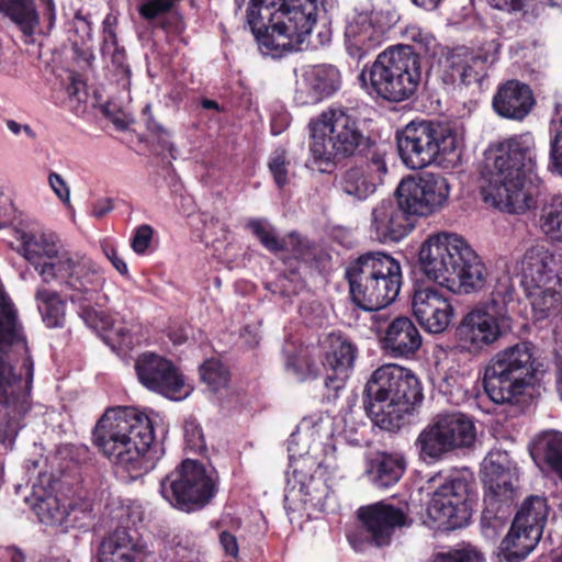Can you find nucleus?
Here are the masks:
<instances>
[{"label":"nucleus","mask_w":562,"mask_h":562,"mask_svg":"<svg viewBox=\"0 0 562 562\" xmlns=\"http://www.w3.org/2000/svg\"><path fill=\"white\" fill-rule=\"evenodd\" d=\"M34 362L29 355L18 312L0 288V404L10 418L8 428L0 429V442L12 446L19 422L31 408Z\"/></svg>","instance_id":"nucleus-2"},{"label":"nucleus","mask_w":562,"mask_h":562,"mask_svg":"<svg viewBox=\"0 0 562 562\" xmlns=\"http://www.w3.org/2000/svg\"><path fill=\"white\" fill-rule=\"evenodd\" d=\"M93 443L113 465L134 476L154 469L159 459L153 419L133 407L108 409L94 427Z\"/></svg>","instance_id":"nucleus-4"},{"label":"nucleus","mask_w":562,"mask_h":562,"mask_svg":"<svg viewBox=\"0 0 562 562\" xmlns=\"http://www.w3.org/2000/svg\"><path fill=\"white\" fill-rule=\"evenodd\" d=\"M20 251L45 283L58 281L72 302H91L103 285L100 268L83 254L66 248L54 233L13 229Z\"/></svg>","instance_id":"nucleus-3"},{"label":"nucleus","mask_w":562,"mask_h":562,"mask_svg":"<svg viewBox=\"0 0 562 562\" xmlns=\"http://www.w3.org/2000/svg\"><path fill=\"white\" fill-rule=\"evenodd\" d=\"M436 417L452 450L470 447L475 441V426L464 414L446 413Z\"/></svg>","instance_id":"nucleus-39"},{"label":"nucleus","mask_w":562,"mask_h":562,"mask_svg":"<svg viewBox=\"0 0 562 562\" xmlns=\"http://www.w3.org/2000/svg\"><path fill=\"white\" fill-rule=\"evenodd\" d=\"M404 36L413 42L414 48H411L417 56L419 54L436 55L437 41L429 32L417 25H409L406 27Z\"/></svg>","instance_id":"nucleus-49"},{"label":"nucleus","mask_w":562,"mask_h":562,"mask_svg":"<svg viewBox=\"0 0 562 562\" xmlns=\"http://www.w3.org/2000/svg\"><path fill=\"white\" fill-rule=\"evenodd\" d=\"M34 512L45 525L63 527L67 518L66 504H61L60 499L52 494L40 496L34 505Z\"/></svg>","instance_id":"nucleus-45"},{"label":"nucleus","mask_w":562,"mask_h":562,"mask_svg":"<svg viewBox=\"0 0 562 562\" xmlns=\"http://www.w3.org/2000/svg\"><path fill=\"white\" fill-rule=\"evenodd\" d=\"M430 562H485L483 554L468 544L448 552L436 553Z\"/></svg>","instance_id":"nucleus-52"},{"label":"nucleus","mask_w":562,"mask_h":562,"mask_svg":"<svg viewBox=\"0 0 562 562\" xmlns=\"http://www.w3.org/2000/svg\"><path fill=\"white\" fill-rule=\"evenodd\" d=\"M521 285L524 289L560 285L557 274V257L543 246L528 249L520 262Z\"/></svg>","instance_id":"nucleus-30"},{"label":"nucleus","mask_w":562,"mask_h":562,"mask_svg":"<svg viewBox=\"0 0 562 562\" xmlns=\"http://www.w3.org/2000/svg\"><path fill=\"white\" fill-rule=\"evenodd\" d=\"M142 112L149 133L156 136L162 149L167 150L172 159H176L177 148L171 142V134L167 128H165L155 120L150 104H146Z\"/></svg>","instance_id":"nucleus-50"},{"label":"nucleus","mask_w":562,"mask_h":562,"mask_svg":"<svg viewBox=\"0 0 562 562\" xmlns=\"http://www.w3.org/2000/svg\"><path fill=\"white\" fill-rule=\"evenodd\" d=\"M104 255L120 274L126 276L128 273V268L125 260L120 256L114 247L104 248Z\"/></svg>","instance_id":"nucleus-63"},{"label":"nucleus","mask_w":562,"mask_h":562,"mask_svg":"<svg viewBox=\"0 0 562 562\" xmlns=\"http://www.w3.org/2000/svg\"><path fill=\"white\" fill-rule=\"evenodd\" d=\"M386 173L384 154L374 150L363 162L342 171L337 180V187L353 201L363 202L375 193Z\"/></svg>","instance_id":"nucleus-23"},{"label":"nucleus","mask_w":562,"mask_h":562,"mask_svg":"<svg viewBox=\"0 0 562 562\" xmlns=\"http://www.w3.org/2000/svg\"><path fill=\"white\" fill-rule=\"evenodd\" d=\"M247 227L267 250L281 255L285 266L284 273L289 272L294 277L300 272L302 262L308 255V246L299 234L290 233L279 238L276 228L266 218H251Z\"/></svg>","instance_id":"nucleus-22"},{"label":"nucleus","mask_w":562,"mask_h":562,"mask_svg":"<svg viewBox=\"0 0 562 562\" xmlns=\"http://www.w3.org/2000/svg\"><path fill=\"white\" fill-rule=\"evenodd\" d=\"M147 555L143 539L125 528H119L103 538L98 548V562H138Z\"/></svg>","instance_id":"nucleus-31"},{"label":"nucleus","mask_w":562,"mask_h":562,"mask_svg":"<svg viewBox=\"0 0 562 562\" xmlns=\"http://www.w3.org/2000/svg\"><path fill=\"white\" fill-rule=\"evenodd\" d=\"M280 14L273 24L276 40L270 42L273 47L269 52L272 58L302 49L301 45L324 46L331 41V30L324 23L317 26L318 0H281Z\"/></svg>","instance_id":"nucleus-13"},{"label":"nucleus","mask_w":562,"mask_h":562,"mask_svg":"<svg viewBox=\"0 0 562 562\" xmlns=\"http://www.w3.org/2000/svg\"><path fill=\"white\" fill-rule=\"evenodd\" d=\"M415 447L419 458L427 463L440 461L453 451L437 417L419 432Z\"/></svg>","instance_id":"nucleus-38"},{"label":"nucleus","mask_w":562,"mask_h":562,"mask_svg":"<svg viewBox=\"0 0 562 562\" xmlns=\"http://www.w3.org/2000/svg\"><path fill=\"white\" fill-rule=\"evenodd\" d=\"M344 422L345 427L340 436L347 443L355 447H361L368 443L364 424L356 423L351 415L346 416Z\"/></svg>","instance_id":"nucleus-55"},{"label":"nucleus","mask_w":562,"mask_h":562,"mask_svg":"<svg viewBox=\"0 0 562 562\" xmlns=\"http://www.w3.org/2000/svg\"><path fill=\"white\" fill-rule=\"evenodd\" d=\"M514 295L510 278L497 281L490 299L472 308L460 321L456 334L459 347L469 353H480L512 330L507 307Z\"/></svg>","instance_id":"nucleus-11"},{"label":"nucleus","mask_w":562,"mask_h":562,"mask_svg":"<svg viewBox=\"0 0 562 562\" xmlns=\"http://www.w3.org/2000/svg\"><path fill=\"white\" fill-rule=\"evenodd\" d=\"M311 143L306 168L330 172L341 159L351 157L364 147L368 138L357 120L345 108H329L311 121Z\"/></svg>","instance_id":"nucleus-7"},{"label":"nucleus","mask_w":562,"mask_h":562,"mask_svg":"<svg viewBox=\"0 0 562 562\" xmlns=\"http://www.w3.org/2000/svg\"><path fill=\"white\" fill-rule=\"evenodd\" d=\"M560 285L524 289L530 301L533 317L538 321L548 316L549 312L562 301Z\"/></svg>","instance_id":"nucleus-43"},{"label":"nucleus","mask_w":562,"mask_h":562,"mask_svg":"<svg viewBox=\"0 0 562 562\" xmlns=\"http://www.w3.org/2000/svg\"><path fill=\"white\" fill-rule=\"evenodd\" d=\"M26 558L24 552L15 547L8 546L0 549V562H25Z\"/></svg>","instance_id":"nucleus-64"},{"label":"nucleus","mask_w":562,"mask_h":562,"mask_svg":"<svg viewBox=\"0 0 562 562\" xmlns=\"http://www.w3.org/2000/svg\"><path fill=\"white\" fill-rule=\"evenodd\" d=\"M548 170L562 178V103H557L550 120Z\"/></svg>","instance_id":"nucleus-44"},{"label":"nucleus","mask_w":562,"mask_h":562,"mask_svg":"<svg viewBox=\"0 0 562 562\" xmlns=\"http://www.w3.org/2000/svg\"><path fill=\"white\" fill-rule=\"evenodd\" d=\"M124 520L127 525L136 527L145 518V510L137 502H132L124 508Z\"/></svg>","instance_id":"nucleus-61"},{"label":"nucleus","mask_w":562,"mask_h":562,"mask_svg":"<svg viewBox=\"0 0 562 562\" xmlns=\"http://www.w3.org/2000/svg\"><path fill=\"white\" fill-rule=\"evenodd\" d=\"M422 335L406 316L393 319L381 339L382 349L393 358H411L422 346Z\"/></svg>","instance_id":"nucleus-33"},{"label":"nucleus","mask_w":562,"mask_h":562,"mask_svg":"<svg viewBox=\"0 0 562 562\" xmlns=\"http://www.w3.org/2000/svg\"><path fill=\"white\" fill-rule=\"evenodd\" d=\"M280 3L281 0H250L246 10L247 25L265 56L273 48L270 42L276 40L273 24L279 20Z\"/></svg>","instance_id":"nucleus-32"},{"label":"nucleus","mask_w":562,"mask_h":562,"mask_svg":"<svg viewBox=\"0 0 562 562\" xmlns=\"http://www.w3.org/2000/svg\"><path fill=\"white\" fill-rule=\"evenodd\" d=\"M548 516L547 499L529 496L517 512L501 548L506 562H521L538 544Z\"/></svg>","instance_id":"nucleus-17"},{"label":"nucleus","mask_w":562,"mask_h":562,"mask_svg":"<svg viewBox=\"0 0 562 562\" xmlns=\"http://www.w3.org/2000/svg\"><path fill=\"white\" fill-rule=\"evenodd\" d=\"M481 193L484 202L521 214L537 206L542 181L536 175V145L531 134H519L492 144Z\"/></svg>","instance_id":"nucleus-1"},{"label":"nucleus","mask_w":562,"mask_h":562,"mask_svg":"<svg viewBox=\"0 0 562 562\" xmlns=\"http://www.w3.org/2000/svg\"><path fill=\"white\" fill-rule=\"evenodd\" d=\"M48 184L53 192L56 194V196L67 206L70 205V189L64 178L55 172L52 171L48 175Z\"/></svg>","instance_id":"nucleus-58"},{"label":"nucleus","mask_w":562,"mask_h":562,"mask_svg":"<svg viewBox=\"0 0 562 562\" xmlns=\"http://www.w3.org/2000/svg\"><path fill=\"white\" fill-rule=\"evenodd\" d=\"M546 463L558 474L562 472V432L551 430L544 432L537 443Z\"/></svg>","instance_id":"nucleus-46"},{"label":"nucleus","mask_w":562,"mask_h":562,"mask_svg":"<svg viewBox=\"0 0 562 562\" xmlns=\"http://www.w3.org/2000/svg\"><path fill=\"white\" fill-rule=\"evenodd\" d=\"M216 493V479L201 463L187 459L160 482L161 496L175 508L192 513L203 508Z\"/></svg>","instance_id":"nucleus-16"},{"label":"nucleus","mask_w":562,"mask_h":562,"mask_svg":"<svg viewBox=\"0 0 562 562\" xmlns=\"http://www.w3.org/2000/svg\"><path fill=\"white\" fill-rule=\"evenodd\" d=\"M138 381L147 390L172 401L190 394V386L179 369L168 359L155 353H143L135 363Z\"/></svg>","instance_id":"nucleus-20"},{"label":"nucleus","mask_w":562,"mask_h":562,"mask_svg":"<svg viewBox=\"0 0 562 562\" xmlns=\"http://www.w3.org/2000/svg\"><path fill=\"white\" fill-rule=\"evenodd\" d=\"M537 227L549 241L562 246V194H554L542 203Z\"/></svg>","instance_id":"nucleus-41"},{"label":"nucleus","mask_w":562,"mask_h":562,"mask_svg":"<svg viewBox=\"0 0 562 562\" xmlns=\"http://www.w3.org/2000/svg\"><path fill=\"white\" fill-rule=\"evenodd\" d=\"M67 518L63 528H85L91 519L92 503L90 499L80 498L66 504Z\"/></svg>","instance_id":"nucleus-47"},{"label":"nucleus","mask_w":562,"mask_h":562,"mask_svg":"<svg viewBox=\"0 0 562 562\" xmlns=\"http://www.w3.org/2000/svg\"><path fill=\"white\" fill-rule=\"evenodd\" d=\"M413 211L394 193L378 202L371 210L369 232L372 239L381 243H398L414 228Z\"/></svg>","instance_id":"nucleus-21"},{"label":"nucleus","mask_w":562,"mask_h":562,"mask_svg":"<svg viewBox=\"0 0 562 562\" xmlns=\"http://www.w3.org/2000/svg\"><path fill=\"white\" fill-rule=\"evenodd\" d=\"M533 103L532 91L518 80L506 81L493 98V109L499 116L517 121L527 116Z\"/></svg>","instance_id":"nucleus-34"},{"label":"nucleus","mask_w":562,"mask_h":562,"mask_svg":"<svg viewBox=\"0 0 562 562\" xmlns=\"http://www.w3.org/2000/svg\"><path fill=\"white\" fill-rule=\"evenodd\" d=\"M561 0H487V3L497 10L513 12V11H536L547 5H558Z\"/></svg>","instance_id":"nucleus-51"},{"label":"nucleus","mask_w":562,"mask_h":562,"mask_svg":"<svg viewBox=\"0 0 562 562\" xmlns=\"http://www.w3.org/2000/svg\"><path fill=\"white\" fill-rule=\"evenodd\" d=\"M501 44L492 41L486 44L484 54L473 55L467 49L453 50L445 61L442 79L449 85L469 86L479 82L486 64H494L499 53Z\"/></svg>","instance_id":"nucleus-26"},{"label":"nucleus","mask_w":562,"mask_h":562,"mask_svg":"<svg viewBox=\"0 0 562 562\" xmlns=\"http://www.w3.org/2000/svg\"><path fill=\"white\" fill-rule=\"evenodd\" d=\"M101 55L106 71L123 88L131 85V68L127 63L126 50L119 43L115 33V19L108 15L103 21V42Z\"/></svg>","instance_id":"nucleus-35"},{"label":"nucleus","mask_w":562,"mask_h":562,"mask_svg":"<svg viewBox=\"0 0 562 562\" xmlns=\"http://www.w3.org/2000/svg\"><path fill=\"white\" fill-rule=\"evenodd\" d=\"M154 229L147 224L138 226L132 236L131 246L136 254L143 255L149 247Z\"/></svg>","instance_id":"nucleus-57"},{"label":"nucleus","mask_w":562,"mask_h":562,"mask_svg":"<svg viewBox=\"0 0 562 562\" xmlns=\"http://www.w3.org/2000/svg\"><path fill=\"white\" fill-rule=\"evenodd\" d=\"M305 360H303L296 353L285 355V370L297 380H304L307 376V370L305 369Z\"/></svg>","instance_id":"nucleus-59"},{"label":"nucleus","mask_w":562,"mask_h":562,"mask_svg":"<svg viewBox=\"0 0 562 562\" xmlns=\"http://www.w3.org/2000/svg\"><path fill=\"white\" fill-rule=\"evenodd\" d=\"M181 0H144L138 7L139 15L154 21L161 18L160 27L167 33L180 34L184 30L182 18L172 12Z\"/></svg>","instance_id":"nucleus-40"},{"label":"nucleus","mask_w":562,"mask_h":562,"mask_svg":"<svg viewBox=\"0 0 562 562\" xmlns=\"http://www.w3.org/2000/svg\"><path fill=\"white\" fill-rule=\"evenodd\" d=\"M0 12L16 25L26 44L33 43L36 34H44L33 0H0Z\"/></svg>","instance_id":"nucleus-37"},{"label":"nucleus","mask_w":562,"mask_h":562,"mask_svg":"<svg viewBox=\"0 0 562 562\" xmlns=\"http://www.w3.org/2000/svg\"><path fill=\"white\" fill-rule=\"evenodd\" d=\"M310 420H303L288 442L290 470L286 472L285 499L297 498L306 510L327 513L336 507V496L331 488V476L323 460L312 456L310 450L301 453L296 449L303 436L310 437Z\"/></svg>","instance_id":"nucleus-10"},{"label":"nucleus","mask_w":562,"mask_h":562,"mask_svg":"<svg viewBox=\"0 0 562 562\" xmlns=\"http://www.w3.org/2000/svg\"><path fill=\"white\" fill-rule=\"evenodd\" d=\"M286 153L282 148L276 149L269 159V170L273 176L274 182L279 188H283L288 182Z\"/></svg>","instance_id":"nucleus-54"},{"label":"nucleus","mask_w":562,"mask_h":562,"mask_svg":"<svg viewBox=\"0 0 562 562\" xmlns=\"http://www.w3.org/2000/svg\"><path fill=\"white\" fill-rule=\"evenodd\" d=\"M364 393L368 416L373 424L389 431L398 428L404 417L423 401L416 375L393 363L384 364L372 373Z\"/></svg>","instance_id":"nucleus-6"},{"label":"nucleus","mask_w":562,"mask_h":562,"mask_svg":"<svg viewBox=\"0 0 562 562\" xmlns=\"http://www.w3.org/2000/svg\"><path fill=\"white\" fill-rule=\"evenodd\" d=\"M427 488L434 491L424 525L434 530H453L467 526L471 517L468 482L438 472L427 480Z\"/></svg>","instance_id":"nucleus-15"},{"label":"nucleus","mask_w":562,"mask_h":562,"mask_svg":"<svg viewBox=\"0 0 562 562\" xmlns=\"http://www.w3.org/2000/svg\"><path fill=\"white\" fill-rule=\"evenodd\" d=\"M481 475L485 487L483 514L497 515L516 497L518 469L506 451L496 449L484 458Z\"/></svg>","instance_id":"nucleus-18"},{"label":"nucleus","mask_w":562,"mask_h":562,"mask_svg":"<svg viewBox=\"0 0 562 562\" xmlns=\"http://www.w3.org/2000/svg\"><path fill=\"white\" fill-rule=\"evenodd\" d=\"M294 74L293 100L300 106L316 104L340 87V72L331 65H305L295 69Z\"/></svg>","instance_id":"nucleus-24"},{"label":"nucleus","mask_w":562,"mask_h":562,"mask_svg":"<svg viewBox=\"0 0 562 562\" xmlns=\"http://www.w3.org/2000/svg\"><path fill=\"white\" fill-rule=\"evenodd\" d=\"M419 263L429 280L452 292L468 294L485 284V265L468 243L453 233L429 236L420 248Z\"/></svg>","instance_id":"nucleus-5"},{"label":"nucleus","mask_w":562,"mask_h":562,"mask_svg":"<svg viewBox=\"0 0 562 562\" xmlns=\"http://www.w3.org/2000/svg\"><path fill=\"white\" fill-rule=\"evenodd\" d=\"M325 344L323 364L328 372L325 385L338 391L344 387L353 369L357 347L347 337L336 333H330Z\"/></svg>","instance_id":"nucleus-29"},{"label":"nucleus","mask_w":562,"mask_h":562,"mask_svg":"<svg viewBox=\"0 0 562 562\" xmlns=\"http://www.w3.org/2000/svg\"><path fill=\"white\" fill-rule=\"evenodd\" d=\"M357 514L368 533V539L376 547L390 544L395 528L411 525L403 508L385 502L362 506Z\"/></svg>","instance_id":"nucleus-28"},{"label":"nucleus","mask_w":562,"mask_h":562,"mask_svg":"<svg viewBox=\"0 0 562 562\" xmlns=\"http://www.w3.org/2000/svg\"><path fill=\"white\" fill-rule=\"evenodd\" d=\"M79 315L85 324L93 330H108L110 327V318L90 306H82Z\"/></svg>","instance_id":"nucleus-56"},{"label":"nucleus","mask_w":562,"mask_h":562,"mask_svg":"<svg viewBox=\"0 0 562 562\" xmlns=\"http://www.w3.org/2000/svg\"><path fill=\"white\" fill-rule=\"evenodd\" d=\"M450 191L448 179L436 173L404 178L396 188V193L403 196V202L415 216H428L442 209Z\"/></svg>","instance_id":"nucleus-19"},{"label":"nucleus","mask_w":562,"mask_h":562,"mask_svg":"<svg viewBox=\"0 0 562 562\" xmlns=\"http://www.w3.org/2000/svg\"><path fill=\"white\" fill-rule=\"evenodd\" d=\"M220 543L226 555L236 558L239 552L237 538L228 531L220 533Z\"/></svg>","instance_id":"nucleus-62"},{"label":"nucleus","mask_w":562,"mask_h":562,"mask_svg":"<svg viewBox=\"0 0 562 562\" xmlns=\"http://www.w3.org/2000/svg\"><path fill=\"white\" fill-rule=\"evenodd\" d=\"M35 299L45 325L49 328L63 327L65 322V302L59 295L47 289H38Z\"/></svg>","instance_id":"nucleus-42"},{"label":"nucleus","mask_w":562,"mask_h":562,"mask_svg":"<svg viewBox=\"0 0 562 562\" xmlns=\"http://www.w3.org/2000/svg\"><path fill=\"white\" fill-rule=\"evenodd\" d=\"M72 30L80 37V43L85 44L92 37L91 23L81 12H77L72 20Z\"/></svg>","instance_id":"nucleus-60"},{"label":"nucleus","mask_w":562,"mask_h":562,"mask_svg":"<svg viewBox=\"0 0 562 562\" xmlns=\"http://www.w3.org/2000/svg\"><path fill=\"white\" fill-rule=\"evenodd\" d=\"M406 468L402 456L374 452L366 458V475L378 488H389L396 484L403 476Z\"/></svg>","instance_id":"nucleus-36"},{"label":"nucleus","mask_w":562,"mask_h":562,"mask_svg":"<svg viewBox=\"0 0 562 562\" xmlns=\"http://www.w3.org/2000/svg\"><path fill=\"white\" fill-rule=\"evenodd\" d=\"M412 310L422 327L431 334L443 333L454 316L449 297L432 286H423L414 291Z\"/></svg>","instance_id":"nucleus-27"},{"label":"nucleus","mask_w":562,"mask_h":562,"mask_svg":"<svg viewBox=\"0 0 562 562\" xmlns=\"http://www.w3.org/2000/svg\"><path fill=\"white\" fill-rule=\"evenodd\" d=\"M396 144L403 164L412 170L449 167L459 159L457 133L438 121H411L396 132Z\"/></svg>","instance_id":"nucleus-12"},{"label":"nucleus","mask_w":562,"mask_h":562,"mask_svg":"<svg viewBox=\"0 0 562 562\" xmlns=\"http://www.w3.org/2000/svg\"><path fill=\"white\" fill-rule=\"evenodd\" d=\"M535 346L520 341L498 351L490 361L484 374V390L497 404L509 403L522 395L532 383Z\"/></svg>","instance_id":"nucleus-14"},{"label":"nucleus","mask_w":562,"mask_h":562,"mask_svg":"<svg viewBox=\"0 0 562 562\" xmlns=\"http://www.w3.org/2000/svg\"><path fill=\"white\" fill-rule=\"evenodd\" d=\"M352 301L364 311H379L400 294L403 274L400 262L382 251H369L346 268Z\"/></svg>","instance_id":"nucleus-9"},{"label":"nucleus","mask_w":562,"mask_h":562,"mask_svg":"<svg viewBox=\"0 0 562 562\" xmlns=\"http://www.w3.org/2000/svg\"><path fill=\"white\" fill-rule=\"evenodd\" d=\"M423 79L420 59L408 45L390 47L366 66L359 80L370 95L389 102L411 100Z\"/></svg>","instance_id":"nucleus-8"},{"label":"nucleus","mask_w":562,"mask_h":562,"mask_svg":"<svg viewBox=\"0 0 562 562\" xmlns=\"http://www.w3.org/2000/svg\"><path fill=\"white\" fill-rule=\"evenodd\" d=\"M202 380L214 391L224 387L228 383V371L217 359H207L200 367Z\"/></svg>","instance_id":"nucleus-48"},{"label":"nucleus","mask_w":562,"mask_h":562,"mask_svg":"<svg viewBox=\"0 0 562 562\" xmlns=\"http://www.w3.org/2000/svg\"><path fill=\"white\" fill-rule=\"evenodd\" d=\"M389 26L381 13H356L347 19L345 45L348 54L361 60L385 40Z\"/></svg>","instance_id":"nucleus-25"},{"label":"nucleus","mask_w":562,"mask_h":562,"mask_svg":"<svg viewBox=\"0 0 562 562\" xmlns=\"http://www.w3.org/2000/svg\"><path fill=\"white\" fill-rule=\"evenodd\" d=\"M183 436L186 449L194 453H201L205 450L206 445L202 428L194 419H188L183 426Z\"/></svg>","instance_id":"nucleus-53"}]
</instances>
